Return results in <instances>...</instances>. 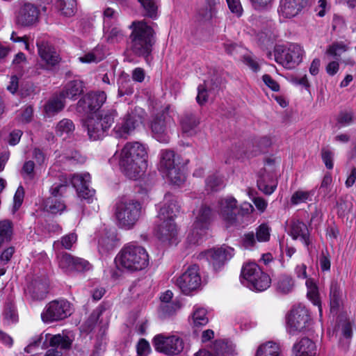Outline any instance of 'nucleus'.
<instances>
[{
	"instance_id": "48",
	"label": "nucleus",
	"mask_w": 356,
	"mask_h": 356,
	"mask_svg": "<svg viewBox=\"0 0 356 356\" xmlns=\"http://www.w3.org/2000/svg\"><path fill=\"white\" fill-rule=\"evenodd\" d=\"M224 185L222 177L218 174L209 176L206 180V186L211 191H218L224 187Z\"/></svg>"
},
{
	"instance_id": "30",
	"label": "nucleus",
	"mask_w": 356,
	"mask_h": 356,
	"mask_svg": "<svg viewBox=\"0 0 356 356\" xmlns=\"http://www.w3.org/2000/svg\"><path fill=\"white\" fill-rule=\"evenodd\" d=\"M65 106L64 99L60 95L50 98L44 106L46 117H52L61 111Z\"/></svg>"
},
{
	"instance_id": "49",
	"label": "nucleus",
	"mask_w": 356,
	"mask_h": 356,
	"mask_svg": "<svg viewBox=\"0 0 356 356\" xmlns=\"http://www.w3.org/2000/svg\"><path fill=\"white\" fill-rule=\"evenodd\" d=\"M294 283L293 279L287 275H283L280 277L277 282V290L282 293H288L293 288Z\"/></svg>"
},
{
	"instance_id": "56",
	"label": "nucleus",
	"mask_w": 356,
	"mask_h": 356,
	"mask_svg": "<svg viewBox=\"0 0 356 356\" xmlns=\"http://www.w3.org/2000/svg\"><path fill=\"white\" fill-rule=\"evenodd\" d=\"M196 100L198 104L203 105L208 100V91L205 83L200 84L197 88Z\"/></svg>"
},
{
	"instance_id": "33",
	"label": "nucleus",
	"mask_w": 356,
	"mask_h": 356,
	"mask_svg": "<svg viewBox=\"0 0 356 356\" xmlns=\"http://www.w3.org/2000/svg\"><path fill=\"white\" fill-rule=\"evenodd\" d=\"M306 286L307 289V296L308 299L318 308L319 315L322 316L321 301L319 297L318 289L315 282L312 279L306 280Z\"/></svg>"
},
{
	"instance_id": "61",
	"label": "nucleus",
	"mask_w": 356,
	"mask_h": 356,
	"mask_svg": "<svg viewBox=\"0 0 356 356\" xmlns=\"http://www.w3.org/2000/svg\"><path fill=\"white\" fill-rule=\"evenodd\" d=\"M242 245L246 249H250L256 244V238L252 232L245 234L241 238Z\"/></svg>"
},
{
	"instance_id": "13",
	"label": "nucleus",
	"mask_w": 356,
	"mask_h": 356,
	"mask_svg": "<svg viewBox=\"0 0 356 356\" xmlns=\"http://www.w3.org/2000/svg\"><path fill=\"white\" fill-rule=\"evenodd\" d=\"M169 106H167L162 113L156 116L151 124L153 138L159 143H168L170 141L171 130L175 126Z\"/></svg>"
},
{
	"instance_id": "32",
	"label": "nucleus",
	"mask_w": 356,
	"mask_h": 356,
	"mask_svg": "<svg viewBox=\"0 0 356 356\" xmlns=\"http://www.w3.org/2000/svg\"><path fill=\"white\" fill-rule=\"evenodd\" d=\"M83 92V83L81 81L74 80L67 83L63 91L60 92V96L63 99L68 98L70 99H75Z\"/></svg>"
},
{
	"instance_id": "1",
	"label": "nucleus",
	"mask_w": 356,
	"mask_h": 356,
	"mask_svg": "<svg viewBox=\"0 0 356 356\" xmlns=\"http://www.w3.org/2000/svg\"><path fill=\"white\" fill-rule=\"evenodd\" d=\"M147 147L139 142L127 143L120 154L119 164L126 176L136 179L147 168Z\"/></svg>"
},
{
	"instance_id": "15",
	"label": "nucleus",
	"mask_w": 356,
	"mask_h": 356,
	"mask_svg": "<svg viewBox=\"0 0 356 356\" xmlns=\"http://www.w3.org/2000/svg\"><path fill=\"white\" fill-rule=\"evenodd\" d=\"M145 116V111L140 107L128 111L122 122L117 124L114 128L117 136L126 138L143 124Z\"/></svg>"
},
{
	"instance_id": "7",
	"label": "nucleus",
	"mask_w": 356,
	"mask_h": 356,
	"mask_svg": "<svg viewBox=\"0 0 356 356\" xmlns=\"http://www.w3.org/2000/svg\"><path fill=\"white\" fill-rule=\"evenodd\" d=\"M241 282L252 291H264L270 287L271 279L256 263L248 262L243 266Z\"/></svg>"
},
{
	"instance_id": "2",
	"label": "nucleus",
	"mask_w": 356,
	"mask_h": 356,
	"mask_svg": "<svg viewBox=\"0 0 356 356\" xmlns=\"http://www.w3.org/2000/svg\"><path fill=\"white\" fill-rule=\"evenodd\" d=\"M179 212V207L173 197L167 194L161 204L156 225V235L163 242L177 243L179 232L175 218Z\"/></svg>"
},
{
	"instance_id": "10",
	"label": "nucleus",
	"mask_w": 356,
	"mask_h": 356,
	"mask_svg": "<svg viewBox=\"0 0 356 356\" xmlns=\"http://www.w3.org/2000/svg\"><path fill=\"white\" fill-rule=\"evenodd\" d=\"M114 122V113H95L89 115L84 122L88 135L90 140L101 139L107 129Z\"/></svg>"
},
{
	"instance_id": "20",
	"label": "nucleus",
	"mask_w": 356,
	"mask_h": 356,
	"mask_svg": "<svg viewBox=\"0 0 356 356\" xmlns=\"http://www.w3.org/2000/svg\"><path fill=\"white\" fill-rule=\"evenodd\" d=\"M106 99V95L103 91L89 92L79 101L78 108L83 112L90 113V115L102 113L99 109Z\"/></svg>"
},
{
	"instance_id": "3",
	"label": "nucleus",
	"mask_w": 356,
	"mask_h": 356,
	"mask_svg": "<svg viewBox=\"0 0 356 356\" xmlns=\"http://www.w3.org/2000/svg\"><path fill=\"white\" fill-rule=\"evenodd\" d=\"M118 266L130 272L145 269L149 263V256L145 248L135 243L125 245L115 258Z\"/></svg>"
},
{
	"instance_id": "53",
	"label": "nucleus",
	"mask_w": 356,
	"mask_h": 356,
	"mask_svg": "<svg viewBox=\"0 0 356 356\" xmlns=\"http://www.w3.org/2000/svg\"><path fill=\"white\" fill-rule=\"evenodd\" d=\"M4 318L8 323H15L18 320V316L15 307L12 304H8L6 306L3 312Z\"/></svg>"
},
{
	"instance_id": "39",
	"label": "nucleus",
	"mask_w": 356,
	"mask_h": 356,
	"mask_svg": "<svg viewBox=\"0 0 356 356\" xmlns=\"http://www.w3.org/2000/svg\"><path fill=\"white\" fill-rule=\"evenodd\" d=\"M209 322L206 309L195 307L191 314V324L194 327L206 325Z\"/></svg>"
},
{
	"instance_id": "51",
	"label": "nucleus",
	"mask_w": 356,
	"mask_h": 356,
	"mask_svg": "<svg viewBox=\"0 0 356 356\" xmlns=\"http://www.w3.org/2000/svg\"><path fill=\"white\" fill-rule=\"evenodd\" d=\"M270 228L267 224L260 225L256 231L257 241L259 242H266L270 239Z\"/></svg>"
},
{
	"instance_id": "55",
	"label": "nucleus",
	"mask_w": 356,
	"mask_h": 356,
	"mask_svg": "<svg viewBox=\"0 0 356 356\" xmlns=\"http://www.w3.org/2000/svg\"><path fill=\"white\" fill-rule=\"evenodd\" d=\"M24 197V189L19 186L13 197V212H15L22 205Z\"/></svg>"
},
{
	"instance_id": "31",
	"label": "nucleus",
	"mask_w": 356,
	"mask_h": 356,
	"mask_svg": "<svg viewBox=\"0 0 356 356\" xmlns=\"http://www.w3.org/2000/svg\"><path fill=\"white\" fill-rule=\"evenodd\" d=\"M200 123L197 117L193 115H186L180 120L181 131L186 136H193L197 133Z\"/></svg>"
},
{
	"instance_id": "12",
	"label": "nucleus",
	"mask_w": 356,
	"mask_h": 356,
	"mask_svg": "<svg viewBox=\"0 0 356 356\" xmlns=\"http://www.w3.org/2000/svg\"><path fill=\"white\" fill-rule=\"evenodd\" d=\"M200 268L196 264L188 266L175 281V284L186 296H193L202 287Z\"/></svg>"
},
{
	"instance_id": "52",
	"label": "nucleus",
	"mask_w": 356,
	"mask_h": 356,
	"mask_svg": "<svg viewBox=\"0 0 356 356\" xmlns=\"http://www.w3.org/2000/svg\"><path fill=\"white\" fill-rule=\"evenodd\" d=\"M248 195L260 213H264L266 211L268 206V202L264 198L255 196L251 190L248 191Z\"/></svg>"
},
{
	"instance_id": "4",
	"label": "nucleus",
	"mask_w": 356,
	"mask_h": 356,
	"mask_svg": "<svg viewBox=\"0 0 356 356\" xmlns=\"http://www.w3.org/2000/svg\"><path fill=\"white\" fill-rule=\"evenodd\" d=\"M141 215L139 202L127 198L118 200L114 207V216L118 226L124 229H131Z\"/></svg>"
},
{
	"instance_id": "17",
	"label": "nucleus",
	"mask_w": 356,
	"mask_h": 356,
	"mask_svg": "<svg viewBox=\"0 0 356 356\" xmlns=\"http://www.w3.org/2000/svg\"><path fill=\"white\" fill-rule=\"evenodd\" d=\"M237 205L236 199L232 195L222 197L218 201V212L227 228L238 225L235 213Z\"/></svg>"
},
{
	"instance_id": "8",
	"label": "nucleus",
	"mask_w": 356,
	"mask_h": 356,
	"mask_svg": "<svg viewBox=\"0 0 356 356\" xmlns=\"http://www.w3.org/2000/svg\"><path fill=\"white\" fill-rule=\"evenodd\" d=\"M275 61L288 70L298 66L305 56L303 47L297 43H290L284 46H277L275 48Z\"/></svg>"
},
{
	"instance_id": "14",
	"label": "nucleus",
	"mask_w": 356,
	"mask_h": 356,
	"mask_svg": "<svg viewBox=\"0 0 356 356\" xmlns=\"http://www.w3.org/2000/svg\"><path fill=\"white\" fill-rule=\"evenodd\" d=\"M152 345L156 351L168 356L178 355L184 349L183 339L174 334H156L152 339Z\"/></svg>"
},
{
	"instance_id": "38",
	"label": "nucleus",
	"mask_w": 356,
	"mask_h": 356,
	"mask_svg": "<svg viewBox=\"0 0 356 356\" xmlns=\"http://www.w3.org/2000/svg\"><path fill=\"white\" fill-rule=\"evenodd\" d=\"M280 350L278 344L268 341L261 344L257 349L255 356H280Z\"/></svg>"
},
{
	"instance_id": "41",
	"label": "nucleus",
	"mask_w": 356,
	"mask_h": 356,
	"mask_svg": "<svg viewBox=\"0 0 356 356\" xmlns=\"http://www.w3.org/2000/svg\"><path fill=\"white\" fill-rule=\"evenodd\" d=\"M59 268L65 273L70 274L74 272L75 257L64 253L58 257Z\"/></svg>"
},
{
	"instance_id": "47",
	"label": "nucleus",
	"mask_w": 356,
	"mask_h": 356,
	"mask_svg": "<svg viewBox=\"0 0 356 356\" xmlns=\"http://www.w3.org/2000/svg\"><path fill=\"white\" fill-rule=\"evenodd\" d=\"M348 49V44H345L343 42H337L328 47L326 50V54L332 57L338 58Z\"/></svg>"
},
{
	"instance_id": "54",
	"label": "nucleus",
	"mask_w": 356,
	"mask_h": 356,
	"mask_svg": "<svg viewBox=\"0 0 356 356\" xmlns=\"http://www.w3.org/2000/svg\"><path fill=\"white\" fill-rule=\"evenodd\" d=\"M35 164L32 161H26L22 167L21 174L24 179H33L34 177Z\"/></svg>"
},
{
	"instance_id": "43",
	"label": "nucleus",
	"mask_w": 356,
	"mask_h": 356,
	"mask_svg": "<svg viewBox=\"0 0 356 356\" xmlns=\"http://www.w3.org/2000/svg\"><path fill=\"white\" fill-rule=\"evenodd\" d=\"M56 7L60 14L66 16H72L76 10V0H56Z\"/></svg>"
},
{
	"instance_id": "26",
	"label": "nucleus",
	"mask_w": 356,
	"mask_h": 356,
	"mask_svg": "<svg viewBox=\"0 0 356 356\" xmlns=\"http://www.w3.org/2000/svg\"><path fill=\"white\" fill-rule=\"evenodd\" d=\"M305 3V0H281L278 11L284 17H293L298 14Z\"/></svg>"
},
{
	"instance_id": "25",
	"label": "nucleus",
	"mask_w": 356,
	"mask_h": 356,
	"mask_svg": "<svg viewBox=\"0 0 356 356\" xmlns=\"http://www.w3.org/2000/svg\"><path fill=\"white\" fill-rule=\"evenodd\" d=\"M96 237L98 238L97 243L99 252L104 253L114 248L116 239L114 230L104 227L96 233Z\"/></svg>"
},
{
	"instance_id": "28",
	"label": "nucleus",
	"mask_w": 356,
	"mask_h": 356,
	"mask_svg": "<svg viewBox=\"0 0 356 356\" xmlns=\"http://www.w3.org/2000/svg\"><path fill=\"white\" fill-rule=\"evenodd\" d=\"M293 350L294 356H316V346L312 340L304 337L293 345Z\"/></svg>"
},
{
	"instance_id": "64",
	"label": "nucleus",
	"mask_w": 356,
	"mask_h": 356,
	"mask_svg": "<svg viewBox=\"0 0 356 356\" xmlns=\"http://www.w3.org/2000/svg\"><path fill=\"white\" fill-rule=\"evenodd\" d=\"M33 115V108L31 106H28L22 110L18 115L19 120L23 123L31 121Z\"/></svg>"
},
{
	"instance_id": "34",
	"label": "nucleus",
	"mask_w": 356,
	"mask_h": 356,
	"mask_svg": "<svg viewBox=\"0 0 356 356\" xmlns=\"http://www.w3.org/2000/svg\"><path fill=\"white\" fill-rule=\"evenodd\" d=\"M330 309L334 312L341 305L343 302V293L337 282H333L330 286Z\"/></svg>"
},
{
	"instance_id": "44",
	"label": "nucleus",
	"mask_w": 356,
	"mask_h": 356,
	"mask_svg": "<svg viewBox=\"0 0 356 356\" xmlns=\"http://www.w3.org/2000/svg\"><path fill=\"white\" fill-rule=\"evenodd\" d=\"M314 195L312 191L298 190L295 191L291 197V204L292 205H298L302 203H305L307 201H311Z\"/></svg>"
},
{
	"instance_id": "29",
	"label": "nucleus",
	"mask_w": 356,
	"mask_h": 356,
	"mask_svg": "<svg viewBox=\"0 0 356 356\" xmlns=\"http://www.w3.org/2000/svg\"><path fill=\"white\" fill-rule=\"evenodd\" d=\"M289 234L293 239H299L305 245H308V229L302 222L299 220L291 221Z\"/></svg>"
},
{
	"instance_id": "46",
	"label": "nucleus",
	"mask_w": 356,
	"mask_h": 356,
	"mask_svg": "<svg viewBox=\"0 0 356 356\" xmlns=\"http://www.w3.org/2000/svg\"><path fill=\"white\" fill-rule=\"evenodd\" d=\"M13 235V224L8 220L0 221V245L11 240Z\"/></svg>"
},
{
	"instance_id": "40",
	"label": "nucleus",
	"mask_w": 356,
	"mask_h": 356,
	"mask_svg": "<svg viewBox=\"0 0 356 356\" xmlns=\"http://www.w3.org/2000/svg\"><path fill=\"white\" fill-rule=\"evenodd\" d=\"M105 56V52L102 46H97L91 51L80 56L79 60L81 63H91L102 60Z\"/></svg>"
},
{
	"instance_id": "11",
	"label": "nucleus",
	"mask_w": 356,
	"mask_h": 356,
	"mask_svg": "<svg viewBox=\"0 0 356 356\" xmlns=\"http://www.w3.org/2000/svg\"><path fill=\"white\" fill-rule=\"evenodd\" d=\"M286 330L291 335L306 330L311 323L309 310L303 305H294L286 317Z\"/></svg>"
},
{
	"instance_id": "21",
	"label": "nucleus",
	"mask_w": 356,
	"mask_h": 356,
	"mask_svg": "<svg viewBox=\"0 0 356 356\" xmlns=\"http://www.w3.org/2000/svg\"><path fill=\"white\" fill-rule=\"evenodd\" d=\"M71 181L79 198L86 200L88 203L92 202L95 191L89 188L90 182L89 173L76 174L72 177Z\"/></svg>"
},
{
	"instance_id": "58",
	"label": "nucleus",
	"mask_w": 356,
	"mask_h": 356,
	"mask_svg": "<svg viewBox=\"0 0 356 356\" xmlns=\"http://www.w3.org/2000/svg\"><path fill=\"white\" fill-rule=\"evenodd\" d=\"M137 356H147L150 352L149 343L141 339L136 346Z\"/></svg>"
},
{
	"instance_id": "59",
	"label": "nucleus",
	"mask_w": 356,
	"mask_h": 356,
	"mask_svg": "<svg viewBox=\"0 0 356 356\" xmlns=\"http://www.w3.org/2000/svg\"><path fill=\"white\" fill-rule=\"evenodd\" d=\"M67 185L63 184H54L50 188V197H54L56 198H59L60 196L63 195V194L66 191Z\"/></svg>"
},
{
	"instance_id": "60",
	"label": "nucleus",
	"mask_w": 356,
	"mask_h": 356,
	"mask_svg": "<svg viewBox=\"0 0 356 356\" xmlns=\"http://www.w3.org/2000/svg\"><path fill=\"white\" fill-rule=\"evenodd\" d=\"M227 6L230 11L235 14L237 17L241 16L243 13V8L240 0H226Z\"/></svg>"
},
{
	"instance_id": "6",
	"label": "nucleus",
	"mask_w": 356,
	"mask_h": 356,
	"mask_svg": "<svg viewBox=\"0 0 356 356\" xmlns=\"http://www.w3.org/2000/svg\"><path fill=\"white\" fill-rule=\"evenodd\" d=\"M159 155V170L163 177L172 184L181 185L185 181V175L180 166L179 157L170 149H162Z\"/></svg>"
},
{
	"instance_id": "57",
	"label": "nucleus",
	"mask_w": 356,
	"mask_h": 356,
	"mask_svg": "<svg viewBox=\"0 0 356 356\" xmlns=\"http://www.w3.org/2000/svg\"><path fill=\"white\" fill-rule=\"evenodd\" d=\"M29 38V37L26 35L22 37L18 36L15 33H13L10 37L13 42L20 43L25 49L29 51H31L33 50V48H31Z\"/></svg>"
},
{
	"instance_id": "19",
	"label": "nucleus",
	"mask_w": 356,
	"mask_h": 356,
	"mask_svg": "<svg viewBox=\"0 0 356 356\" xmlns=\"http://www.w3.org/2000/svg\"><path fill=\"white\" fill-rule=\"evenodd\" d=\"M38 8L31 3H24L15 12V22L22 26L35 25L39 19Z\"/></svg>"
},
{
	"instance_id": "18",
	"label": "nucleus",
	"mask_w": 356,
	"mask_h": 356,
	"mask_svg": "<svg viewBox=\"0 0 356 356\" xmlns=\"http://www.w3.org/2000/svg\"><path fill=\"white\" fill-rule=\"evenodd\" d=\"M275 159H268L265 163L264 172L257 180L259 189L266 195L272 194L277 186V174L275 172Z\"/></svg>"
},
{
	"instance_id": "37",
	"label": "nucleus",
	"mask_w": 356,
	"mask_h": 356,
	"mask_svg": "<svg viewBox=\"0 0 356 356\" xmlns=\"http://www.w3.org/2000/svg\"><path fill=\"white\" fill-rule=\"evenodd\" d=\"M65 208V204L60 198L49 197L44 202V209L52 214H60Z\"/></svg>"
},
{
	"instance_id": "24",
	"label": "nucleus",
	"mask_w": 356,
	"mask_h": 356,
	"mask_svg": "<svg viewBox=\"0 0 356 356\" xmlns=\"http://www.w3.org/2000/svg\"><path fill=\"white\" fill-rule=\"evenodd\" d=\"M38 54L42 61L45 63V68L49 70L57 65L60 60L59 55L54 47L48 42H37Z\"/></svg>"
},
{
	"instance_id": "9",
	"label": "nucleus",
	"mask_w": 356,
	"mask_h": 356,
	"mask_svg": "<svg viewBox=\"0 0 356 356\" xmlns=\"http://www.w3.org/2000/svg\"><path fill=\"white\" fill-rule=\"evenodd\" d=\"M193 214L195 220L187 238L190 243L196 244L207 234L212 211L209 207L201 205L194 211Z\"/></svg>"
},
{
	"instance_id": "5",
	"label": "nucleus",
	"mask_w": 356,
	"mask_h": 356,
	"mask_svg": "<svg viewBox=\"0 0 356 356\" xmlns=\"http://www.w3.org/2000/svg\"><path fill=\"white\" fill-rule=\"evenodd\" d=\"M131 28V49L134 54L147 57L152 51L153 44V29L145 22H134Z\"/></svg>"
},
{
	"instance_id": "50",
	"label": "nucleus",
	"mask_w": 356,
	"mask_h": 356,
	"mask_svg": "<svg viewBox=\"0 0 356 356\" xmlns=\"http://www.w3.org/2000/svg\"><path fill=\"white\" fill-rule=\"evenodd\" d=\"M76 241V234L75 233H71L62 237L60 241H58L54 242V248L56 249L61 245L64 248L70 250Z\"/></svg>"
},
{
	"instance_id": "23",
	"label": "nucleus",
	"mask_w": 356,
	"mask_h": 356,
	"mask_svg": "<svg viewBox=\"0 0 356 356\" xmlns=\"http://www.w3.org/2000/svg\"><path fill=\"white\" fill-rule=\"evenodd\" d=\"M72 343L70 337L65 334L54 335L50 339L51 348L48 350L44 356H61L63 351L70 348Z\"/></svg>"
},
{
	"instance_id": "16",
	"label": "nucleus",
	"mask_w": 356,
	"mask_h": 356,
	"mask_svg": "<svg viewBox=\"0 0 356 356\" xmlns=\"http://www.w3.org/2000/svg\"><path fill=\"white\" fill-rule=\"evenodd\" d=\"M72 314L70 303L64 299L49 302L41 314L42 321L45 323L63 320Z\"/></svg>"
},
{
	"instance_id": "36",
	"label": "nucleus",
	"mask_w": 356,
	"mask_h": 356,
	"mask_svg": "<svg viewBox=\"0 0 356 356\" xmlns=\"http://www.w3.org/2000/svg\"><path fill=\"white\" fill-rule=\"evenodd\" d=\"M104 33L106 40L112 43L120 42L124 37V32L121 29L118 25L112 24L104 25Z\"/></svg>"
},
{
	"instance_id": "27",
	"label": "nucleus",
	"mask_w": 356,
	"mask_h": 356,
	"mask_svg": "<svg viewBox=\"0 0 356 356\" xmlns=\"http://www.w3.org/2000/svg\"><path fill=\"white\" fill-rule=\"evenodd\" d=\"M214 349V352L205 349L200 350L194 356H226L233 353L234 346L227 341H216Z\"/></svg>"
},
{
	"instance_id": "62",
	"label": "nucleus",
	"mask_w": 356,
	"mask_h": 356,
	"mask_svg": "<svg viewBox=\"0 0 356 356\" xmlns=\"http://www.w3.org/2000/svg\"><path fill=\"white\" fill-rule=\"evenodd\" d=\"M74 262V271L82 272L87 271L91 268V265L90 263L80 257H75Z\"/></svg>"
},
{
	"instance_id": "45",
	"label": "nucleus",
	"mask_w": 356,
	"mask_h": 356,
	"mask_svg": "<svg viewBox=\"0 0 356 356\" xmlns=\"http://www.w3.org/2000/svg\"><path fill=\"white\" fill-rule=\"evenodd\" d=\"M147 17L155 19L158 13V1L156 0H138Z\"/></svg>"
},
{
	"instance_id": "35",
	"label": "nucleus",
	"mask_w": 356,
	"mask_h": 356,
	"mask_svg": "<svg viewBox=\"0 0 356 356\" xmlns=\"http://www.w3.org/2000/svg\"><path fill=\"white\" fill-rule=\"evenodd\" d=\"M173 297V293L170 290H167L162 293L160 296V300L163 304H166L162 306L163 312L170 315L175 312L179 307L180 305L177 302H170Z\"/></svg>"
},
{
	"instance_id": "63",
	"label": "nucleus",
	"mask_w": 356,
	"mask_h": 356,
	"mask_svg": "<svg viewBox=\"0 0 356 356\" xmlns=\"http://www.w3.org/2000/svg\"><path fill=\"white\" fill-rule=\"evenodd\" d=\"M101 314V312L98 309L95 310L92 314L88 319V322L86 323V325H88V327H84L83 326L81 327V331L83 332H88L90 330H92L93 329L95 323L97 321L99 316Z\"/></svg>"
},
{
	"instance_id": "42",
	"label": "nucleus",
	"mask_w": 356,
	"mask_h": 356,
	"mask_svg": "<svg viewBox=\"0 0 356 356\" xmlns=\"http://www.w3.org/2000/svg\"><path fill=\"white\" fill-rule=\"evenodd\" d=\"M75 127L73 122L70 119H63L56 127V133L62 137L70 136L74 131Z\"/></svg>"
},
{
	"instance_id": "22",
	"label": "nucleus",
	"mask_w": 356,
	"mask_h": 356,
	"mask_svg": "<svg viewBox=\"0 0 356 356\" xmlns=\"http://www.w3.org/2000/svg\"><path fill=\"white\" fill-rule=\"evenodd\" d=\"M234 255V248L228 246L213 248L205 252L207 259L216 270L220 269Z\"/></svg>"
}]
</instances>
